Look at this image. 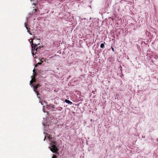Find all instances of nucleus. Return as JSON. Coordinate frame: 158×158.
Returning a JSON list of instances; mask_svg holds the SVG:
<instances>
[{
  "mask_svg": "<svg viewBox=\"0 0 158 158\" xmlns=\"http://www.w3.org/2000/svg\"><path fill=\"white\" fill-rule=\"evenodd\" d=\"M142 138H145V136H142Z\"/></svg>",
  "mask_w": 158,
  "mask_h": 158,
  "instance_id": "f3484780",
  "label": "nucleus"
},
{
  "mask_svg": "<svg viewBox=\"0 0 158 158\" xmlns=\"http://www.w3.org/2000/svg\"><path fill=\"white\" fill-rule=\"evenodd\" d=\"M38 64H41V63H38Z\"/></svg>",
  "mask_w": 158,
  "mask_h": 158,
  "instance_id": "dca6fc26",
  "label": "nucleus"
},
{
  "mask_svg": "<svg viewBox=\"0 0 158 158\" xmlns=\"http://www.w3.org/2000/svg\"><path fill=\"white\" fill-rule=\"evenodd\" d=\"M105 44V42H104L103 43H102L100 45V48H103L105 47L104 44Z\"/></svg>",
  "mask_w": 158,
  "mask_h": 158,
  "instance_id": "6e6552de",
  "label": "nucleus"
},
{
  "mask_svg": "<svg viewBox=\"0 0 158 158\" xmlns=\"http://www.w3.org/2000/svg\"><path fill=\"white\" fill-rule=\"evenodd\" d=\"M49 106L51 107L52 108L55 109V110H53L54 111H61L63 109L61 107H56V106L55 105L52 104H50Z\"/></svg>",
  "mask_w": 158,
  "mask_h": 158,
  "instance_id": "20e7f679",
  "label": "nucleus"
},
{
  "mask_svg": "<svg viewBox=\"0 0 158 158\" xmlns=\"http://www.w3.org/2000/svg\"><path fill=\"white\" fill-rule=\"evenodd\" d=\"M40 43L37 44H34L33 42L31 44V53L32 55L35 53H36L37 52V49H35V48L38 45H39Z\"/></svg>",
  "mask_w": 158,
  "mask_h": 158,
  "instance_id": "7ed1b4c3",
  "label": "nucleus"
},
{
  "mask_svg": "<svg viewBox=\"0 0 158 158\" xmlns=\"http://www.w3.org/2000/svg\"><path fill=\"white\" fill-rule=\"evenodd\" d=\"M45 127V124H43Z\"/></svg>",
  "mask_w": 158,
  "mask_h": 158,
  "instance_id": "2eb2a0df",
  "label": "nucleus"
},
{
  "mask_svg": "<svg viewBox=\"0 0 158 158\" xmlns=\"http://www.w3.org/2000/svg\"><path fill=\"white\" fill-rule=\"evenodd\" d=\"M52 158H54V157H53V156H52Z\"/></svg>",
  "mask_w": 158,
  "mask_h": 158,
  "instance_id": "6ab92c4d",
  "label": "nucleus"
},
{
  "mask_svg": "<svg viewBox=\"0 0 158 158\" xmlns=\"http://www.w3.org/2000/svg\"><path fill=\"white\" fill-rule=\"evenodd\" d=\"M34 71H35V70L34 69L33 71V73L34 72Z\"/></svg>",
  "mask_w": 158,
  "mask_h": 158,
  "instance_id": "ddd939ff",
  "label": "nucleus"
},
{
  "mask_svg": "<svg viewBox=\"0 0 158 158\" xmlns=\"http://www.w3.org/2000/svg\"><path fill=\"white\" fill-rule=\"evenodd\" d=\"M156 141L158 142V138H157L156 139Z\"/></svg>",
  "mask_w": 158,
  "mask_h": 158,
  "instance_id": "f8f14e48",
  "label": "nucleus"
},
{
  "mask_svg": "<svg viewBox=\"0 0 158 158\" xmlns=\"http://www.w3.org/2000/svg\"><path fill=\"white\" fill-rule=\"evenodd\" d=\"M30 17H27L26 19H27V22H28V20L30 19Z\"/></svg>",
  "mask_w": 158,
  "mask_h": 158,
  "instance_id": "1a4fd4ad",
  "label": "nucleus"
},
{
  "mask_svg": "<svg viewBox=\"0 0 158 158\" xmlns=\"http://www.w3.org/2000/svg\"><path fill=\"white\" fill-rule=\"evenodd\" d=\"M27 30V32L30 35H32L31 31L29 30L30 29V28H28L26 24L25 23L24 24Z\"/></svg>",
  "mask_w": 158,
  "mask_h": 158,
  "instance_id": "39448f33",
  "label": "nucleus"
},
{
  "mask_svg": "<svg viewBox=\"0 0 158 158\" xmlns=\"http://www.w3.org/2000/svg\"><path fill=\"white\" fill-rule=\"evenodd\" d=\"M48 139L51 142L50 143V146L49 148L50 150L53 153L58 154L57 152L60 148V147L58 142L56 141H54L55 140V137L54 135L53 136L52 135H48L47 136H45V138L44 141L45 139Z\"/></svg>",
  "mask_w": 158,
  "mask_h": 158,
  "instance_id": "f257e3e1",
  "label": "nucleus"
},
{
  "mask_svg": "<svg viewBox=\"0 0 158 158\" xmlns=\"http://www.w3.org/2000/svg\"><path fill=\"white\" fill-rule=\"evenodd\" d=\"M111 49L112 50V51L114 52V48H113L112 47H111Z\"/></svg>",
  "mask_w": 158,
  "mask_h": 158,
  "instance_id": "9b49d317",
  "label": "nucleus"
},
{
  "mask_svg": "<svg viewBox=\"0 0 158 158\" xmlns=\"http://www.w3.org/2000/svg\"><path fill=\"white\" fill-rule=\"evenodd\" d=\"M118 94H117L116 95V96H115V99H116L117 98H118Z\"/></svg>",
  "mask_w": 158,
  "mask_h": 158,
  "instance_id": "9d476101",
  "label": "nucleus"
},
{
  "mask_svg": "<svg viewBox=\"0 0 158 158\" xmlns=\"http://www.w3.org/2000/svg\"><path fill=\"white\" fill-rule=\"evenodd\" d=\"M64 102H65L70 105H71L73 104L72 102L67 99H65L64 101Z\"/></svg>",
  "mask_w": 158,
  "mask_h": 158,
  "instance_id": "423d86ee",
  "label": "nucleus"
},
{
  "mask_svg": "<svg viewBox=\"0 0 158 158\" xmlns=\"http://www.w3.org/2000/svg\"><path fill=\"white\" fill-rule=\"evenodd\" d=\"M122 68V67H121V69Z\"/></svg>",
  "mask_w": 158,
  "mask_h": 158,
  "instance_id": "a211bd4d",
  "label": "nucleus"
},
{
  "mask_svg": "<svg viewBox=\"0 0 158 158\" xmlns=\"http://www.w3.org/2000/svg\"><path fill=\"white\" fill-rule=\"evenodd\" d=\"M41 104L43 105V104L42 103V102H41Z\"/></svg>",
  "mask_w": 158,
  "mask_h": 158,
  "instance_id": "4468645a",
  "label": "nucleus"
},
{
  "mask_svg": "<svg viewBox=\"0 0 158 158\" xmlns=\"http://www.w3.org/2000/svg\"><path fill=\"white\" fill-rule=\"evenodd\" d=\"M32 80L30 81V85L31 87H33V91L36 93L37 96V98L39 99H40V96H39V93L36 90V89L40 87V84H37L36 85H32Z\"/></svg>",
  "mask_w": 158,
  "mask_h": 158,
  "instance_id": "f03ea898",
  "label": "nucleus"
},
{
  "mask_svg": "<svg viewBox=\"0 0 158 158\" xmlns=\"http://www.w3.org/2000/svg\"><path fill=\"white\" fill-rule=\"evenodd\" d=\"M37 10L36 9H34L33 10V11L32 12V13L31 12L29 13V15H34L35 13V12Z\"/></svg>",
  "mask_w": 158,
  "mask_h": 158,
  "instance_id": "0eeeda50",
  "label": "nucleus"
}]
</instances>
